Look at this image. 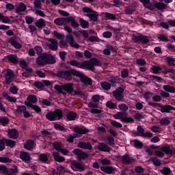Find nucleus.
Listing matches in <instances>:
<instances>
[{"label":"nucleus","instance_id":"nucleus-54","mask_svg":"<svg viewBox=\"0 0 175 175\" xmlns=\"http://www.w3.org/2000/svg\"><path fill=\"white\" fill-rule=\"evenodd\" d=\"M88 40V42H91V43L100 42V39L98 36H90Z\"/></svg>","mask_w":175,"mask_h":175},{"label":"nucleus","instance_id":"nucleus-35","mask_svg":"<svg viewBox=\"0 0 175 175\" xmlns=\"http://www.w3.org/2000/svg\"><path fill=\"white\" fill-rule=\"evenodd\" d=\"M79 22L80 26L83 29H87V28L90 27V23H88V21H85L84 18H80Z\"/></svg>","mask_w":175,"mask_h":175},{"label":"nucleus","instance_id":"nucleus-31","mask_svg":"<svg viewBox=\"0 0 175 175\" xmlns=\"http://www.w3.org/2000/svg\"><path fill=\"white\" fill-rule=\"evenodd\" d=\"M33 140L29 139L24 144V148H25V150H29V151H31V150L33 149Z\"/></svg>","mask_w":175,"mask_h":175},{"label":"nucleus","instance_id":"nucleus-44","mask_svg":"<svg viewBox=\"0 0 175 175\" xmlns=\"http://www.w3.org/2000/svg\"><path fill=\"white\" fill-rule=\"evenodd\" d=\"M150 162L154 165V166L159 167L161 165H162V163H161V160L158 159V157H153L150 159Z\"/></svg>","mask_w":175,"mask_h":175},{"label":"nucleus","instance_id":"nucleus-11","mask_svg":"<svg viewBox=\"0 0 175 175\" xmlns=\"http://www.w3.org/2000/svg\"><path fill=\"white\" fill-rule=\"evenodd\" d=\"M27 10V5L25 3H21L18 6L15 8V13L18 14L19 16H23V12H25Z\"/></svg>","mask_w":175,"mask_h":175},{"label":"nucleus","instance_id":"nucleus-17","mask_svg":"<svg viewBox=\"0 0 175 175\" xmlns=\"http://www.w3.org/2000/svg\"><path fill=\"white\" fill-rule=\"evenodd\" d=\"M74 131L75 133H77V135H86V133H88V132H90V129L85 127L81 128L79 126L74 127Z\"/></svg>","mask_w":175,"mask_h":175},{"label":"nucleus","instance_id":"nucleus-41","mask_svg":"<svg viewBox=\"0 0 175 175\" xmlns=\"http://www.w3.org/2000/svg\"><path fill=\"white\" fill-rule=\"evenodd\" d=\"M54 128L56 129V131H61V132H66V127H65V125L56 123L54 124Z\"/></svg>","mask_w":175,"mask_h":175},{"label":"nucleus","instance_id":"nucleus-57","mask_svg":"<svg viewBox=\"0 0 175 175\" xmlns=\"http://www.w3.org/2000/svg\"><path fill=\"white\" fill-rule=\"evenodd\" d=\"M33 85L34 87H36V88L39 89H43L44 88V84L39 81H36L33 83Z\"/></svg>","mask_w":175,"mask_h":175},{"label":"nucleus","instance_id":"nucleus-25","mask_svg":"<svg viewBox=\"0 0 175 175\" xmlns=\"http://www.w3.org/2000/svg\"><path fill=\"white\" fill-rule=\"evenodd\" d=\"M17 56L16 55L10 54L7 55V59L11 64H14V65H17L18 64V59H17Z\"/></svg>","mask_w":175,"mask_h":175},{"label":"nucleus","instance_id":"nucleus-62","mask_svg":"<svg viewBox=\"0 0 175 175\" xmlns=\"http://www.w3.org/2000/svg\"><path fill=\"white\" fill-rule=\"evenodd\" d=\"M8 167L6 165H0V172H3L4 174L9 175V171H8Z\"/></svg>","mask_w":175,"mask_h":175},{"label":"nucleus","instance_id":"nucleus-50","mask_svg":"<svg viewBox=\"0 0 175 175\" xmlns=\"http://www.w3.org/2000/svg\"><path fill=\"white\" fill-rule=\"evenodd\" d=\"M106 107H108V109H117V103H113L110 100L107 101L106 103Z\"/></svg>","mask_w":175,"mask_h":175},{"label":"nucleus","instance_id":"nucleus-12","mask_svg":"<svg viewBox=\"0 0 175 175\" xmlns=\"http://www.w3.org/2000/svg\"><path fill=\"white\" fill-rule=\"evenodd\" d=\"M67 24H70L72 28L74 29H79L80 24L76 21V19L73 16H69L67 21Z\"/></svg>","mask_w":175,"mask_h":175},{"label":"nucleus","instance_id":"nucleus-9","mask_svg":"<svg viewBox=\"0 0 175 175\" xmlns=\"http://www.w3.org/2000/svg\"><path fill=\"white\" fill-rule=\"evenodd\" d=\"M70 65L71 66H76L77 68L84 69L85 68V66H88V60H85L82 63H80V62H78L75 59H72L70 62Z\"/></svg>","mask_w":175,"mask_h":175},{"label":"nucleus","instance_id":"nucleus-42","mask_svg":"<svg viewBox=\"0 0 175 175\" xmlns=\"http://www.w3.org/2000/svg\"><path fill=\"white\" fill-rule=\"evenodd\" d=\"M154 8H156V9H158L159 10H163L165 9H166V8H167V5H166V4H165L164 3H155L154 4Z\"/></svg>","mask_w":175,"mask_h":175},{"label":"nucleus","instance_id":"nucleus-60","mask_svg":"<svg viewBox=\"0 0 175 175\" xmlns=\"http://www.w3.org/2000/svg\"><path fill=\"white\" fill-rule=\"evenodd\" d=\"M18 63L22 69H27V68H28V64H27L26 61L24 59L18 61Z\"/></svg>","mask_w":175,"mask_h":175},{"label":"nucleus","instance_id":"nucleus-36","mask_svg":"<svg viewBox=\"0 0 175 175\" xmlns=\"http://www.w3.org/2000/svg\"><path fill=\"white\" fill-rule=\"evenodd\" d=\"M27 103H30V105H32V103H36L38 102V97H36L35 95H29L27 98Z\"/></svg>","mask_w":175,"mask_h":175},{"label":"nucleus","instance_id":"nucleus-2","mask_svg":"<svg viewBox=\"0 0 175 175\" xmlns=\"http://www.w3.org/2000/svg\"><path fill=\"white\" fill-rule=\"evenodd\" d=\"M72 76H79V71L77 70L71 69V70H62L60 71H58L56 73V76L57 77H60V79H64V80H66V81H72Z\"/></svg>","mask_w":175,"mask_h":175},{"label":"nucleus","instance_id":"nucleus-49","mask_svg":"<svg viewBox=\"0 0 175 175\" xmlns=\"http://www.w3.org/2000/svg\"><path fill=\"white\" fill-rule=\"evenodd\" d=\"M66 39L68 42L70 46H72L75 43V37L72 34L66 36Z\"/></svg>","mask_w":175,"mask_h":175},{"label":"nucleus","instance_id":"nucleus-59","mask_svg":"<svg viewBox=\"0 0 175 175\" xmlns=\"http://www.w3.org/2000/svg\"><path fill=\"white\" fill-rule=\"evenodd\" d=\"M105 18L108 20H112L113 21H114V20H116L117 18L115 14L109 12L105 13Z\"/></svg>","mask_w":175,"mask_h":175},{"label":"nucleus","instance_id":"nucleus-3","mask_svg":"<svg viewBox=\"0 0 175 175\" xmlns=\"http://www.w3.org/2000/svg\"><path fill=\"white\" fill-rule=\"evenodd\" d=\"M45 117L49 121H59L64 117V111L61 109H56L54 111L48 112Z\"/></svg>","mask_w":175,"mask_h":175},{"label":"nucleus","instance_id":"nucleus-10","mask_svg":"<svg viewBox=\"0 0 175 175\" xmlns=\"http://www.w3.org/2000/svg\"><path fill=\"white\" fill-rule=\"evenodd\" d=\"M79 76H77V77L81 78V81L83 83V84L85 85H92V79H91V78L85 76L80 71H79Z\"/></svg>","mask_w":175,"mask_h":175},{"label":"nucleus","instance_id":"nucleus-22","mask_svg":"<svg viewBox=\"0 0 175 175\" xmlns=\"http://www.w3.org/2000/svg\"><path fill=\"white\" fill-rule=\"evenodd\" d=\"M20 159H21L23 162H29L31 161V156L27 152H21L19 155Z\"/></svg>","mask_w":175,"mask_h":175},{"label":"nucleus","instance_id":"nucleus-14","mask_svg":"<svg viewBox=\"0 0 175 175\" xmlns=\"http://www.w3.org/2000/svg\"><path fill=\"white\" fill-rule=\"evenodd\" d=\"M72 165L75 167V169L80 170V172H84V170H85V164L81 162L74 161L72 163Z\"/></svg>","mask_w":175,"mask_h":175},{"label":"nucleus","instance_id":"nucleus-52","mask_svg":"<svg viewBox=\"0 0 175 175\" xmlns=\"http://www.w3.org/2000/svg\"><path fill=\"white\" fill-rule=\"evenodd\" d=\"M159 124L167 126V125L170 124V120H169V118H163L160 120Z\"/></svg>","mask_w":175,"mask_h":175},{"label":"nucleus","instance_id":"nucleus-38","mask_svg":"<svg viewBox=\"0 0 175 175\" xmlns=\"http://www.w3.org/2000/svg\"><path fill=\"white\" fill-rule=\"evenodd\" d=\"M163 90L166 92H170V94H174L175 92V88L169 85H164L163 86Z\"/></svg>","mask_w":175,"mask_h":175},{"label":"nucleus","instance_id":"nucleus-20","mask_svg":"<svg viewBox=\"0 0 175 175\" xmlns=\"http://www.w3.org/2000/svg\"><path fill=\"white\" fill-rule=\"evenodd\" d=\"M8 135L9 136L10 139H15L18 137V132L16 129H9Z\"/></svg>","mask_w":175,"mask_h":175},{"label":"nucleus","instance_id":"nucleus-63","mask_svg":"<svg viewBox=\"0 0 175 175\" xmlns=\"http://www.w3.org/2000/svg\"><path fill=\"white\" fill-rule=\"evenodd\" d=\"M136 62L137 65H139L140 66H144L147 62H146V60L142 58H139L136 59Z\"/></svg>","mask_w":175,"mask_h":175},{"label":"nucleus","instance_id":"nucleus-64","mask_svg":"<svg viewBox=\"0 0 175 175\" xmlns=\"http://www.w3.org/2000/svg\"><path fill=\"white\" fill-rule=\"evenodd\" d=\"M137 131L139 136H142H142L144 135V132H145L144 128H143V126H137Z\"/></svg>","mask_w":175,"mask_h":175},{"label":"nucleus","instance_id":"nucleus-4","mask_svg":"<svg viewBox=\"0 0 175 175\" xmlns=\"http://www.w3.org/2000/svg\"><path fill=\"white\" fill-rule=\"evenodd\" d=\"M148 106H152L154 109H157V107H160V111H161V113H169L170 110H175V108L173 106L169 105H161V104L158 103L151 102H148Z\"/></svg>","mask_w":175,"mask_h":175},{"label":"nucleus","instance_id":"nucleus-7","mask_svg":"<svg viewBox=\"0 0 175 175\" xmlns=\"http://www.w3.org/2000/svg\"><path fill=\"white\" fill-rule=\"evenodd\" d=\"M73 154L75 155H78V160L79 161H85L87 158H88L89 155L88 153L83 151L79 148H75L72 150Z\"/></svg>","mask_w":175,"mask_h":175},{"label":"nucleus","instance_id":"nucleus-56","mask_svg":"<svg viewBox=\"0 0 175 175\" xmlns=\"http://www.w3.org/2000/svg\"><path fill=\"white\" fill-rule=\"evenodd\" d=\"M150 70H152V73H154L155 75H158V73H159V71L162 70V68L158 66H152Z\"/></svg>","mask_w":175,"mask_h":175},{"label":"nucleus","instance_id":"nucleus-46","mask_svg":"<svg viewBox=\"0 0 175 175\" xmlns=\"http://www.w3.org/2000/svg\"><path fill=\"white\" fill-rule=\"evenodd\" d=\"M107 142L108 143V145L111 147H116V141L114 140V137H113L112 136H107Z\"/></svg>","mask_w":175,"mask_h":175},{"label":"nucleus","instance_id":"nucleus-15","mask_svg":"<svg viewBox=\"0 0 175 175\" xmlns=\"http://www.w3.org/2000/svg\"><path fill=\"white\" fill-rule=\"evenodd\" d=\"M68 17L57 18L54 20V24L59 25V27H61V25H66V24H68Z\"/></svg>","mask_w":175,"mask_h":175},{"label":"nucleus","instance_id":"nucleus-28","mask_svg":"<svg viewBox=\"0 0 175 175\" xmlns=\"http://www.w3.org/2000/svg\"><path fill=\"white\" fill-rule=\"evenodd\" d=\"M52 155L56 162H59V163H61L62 162H65V157L59 156V154L58 152H53Z\"/></svg>","mask_w":175,"mask_h":175},{"label":"nucleus","instance_id":"nucleus-39","mask_svg":"<svg viewBox=\"0 0 175 175\" xmlns=\"http://www.w3.org/2000/svg\"><path fill=\"white\" fill-rule=\"evenodd\" d=\"M166 63L168 66H175V58L172 56H168L165 58Z\"/></svg>","mask_w":175,"mask_h":175},{"label":"nucleus","instance_id":"nucleus-33","mask_svg":"<svg viewBox=\"0 0 175 175\" xmlns=\"http://www.w3.org/2000/svg\"><path fill=\"white\" fill-rule=\"evenodd\" d=\"M35 25L39 29H43V28H44V27H46V23L44 21V19L40 18L37 22L35 23Z\"/></svg>","mask_w":175,"mask_h":175},{"label":"nucleus","instance_id":"nucleus-48","mask_svg":"<svg viewBox=\"0 0 175 175\" xmlns=\"http://www.w3.org/2000/svg\"><path fill=\"white\" fill-rule=\"evenodd\" d=\"M55 91L58 94H61L62 95H66V93L64 92V85H55L54 87Z\"/></svg>","mask_w":175,"mask_h":175},{"label":"nucleus","instance_id":"nucleus-24","mask_svg":"<svg viewBox=\"0 0 175 175\" xmlns=\"http://www.w3.org/2000/svg\"><path fill=\"white\" fill-rule=\"evenodd\" d=\"M4 143L7 147H10V148H14L16 147L17 142L12 139H8L3 138Z\"/></svg>","mask_w":175,"mask_h":175},{"label":"nucleus","instance_id":"nucleus-45","mask_svg":"<svg viewBox=\"0 0 175 175\" xmlns=\"http://www.w3.org/2000/svg\"><path fill=\"white\" fill-rule=\"evenodd\" d=\"M17 173H18V168L17 166L14 165L13 167L8 168L9 175H17Z\"/></svg>","mask_w":175,"mask_h":175},{"label":"nucleus","instance_id":"nucleus-8","mask_svg":"<svg viewBox=\"0 0 175 175\" xmlns=\"http://www.w3.org/2000/svg\"><path fill=\"white\" fill-rule=\"evenodd\" d=\"M134 40L135 41V43H142V44H148V43H150L148 36L143 34L135 36Z\"/></svg>","mask_w":175,"mask_h":175},{"label":"nucleus","instance_id":"nucleus-26","mask_svg":"<svg viewBox=\"0 0 175 175\" xmlns=\"http://www.w3.org/2000/svg\"><path fill=\"white\" fill-rule=\"evenodd\" d=\"M25 106H27V107H31V109L34 110V111H36V113H40V111H42L40 107L27 103V100L25 101Z\"/></svg>","mask_w":175,"mask_h":175},{"label":"nucleus","instance_id":"nucleus-6","mask_svg":"<svg viewBox=\"0 0 175 175\" xmlns=\"http://www.w3.org/2000/svg\"><path fill=\"white\" fill-rule=\"evenodd\" d=\"M121 161L122 165H124V166H128V165L135 163V162H136V159L133 158L129 153H126L124 155L121 157Z\"/></svg>","mask_w":175,"mask_h":175},{"label":"nucleus","instance_id":"nucleus-21","mask_svg":"<svg viewBox=\"0 0 175 175\" xmlns=\"http://www.w3.org/2000/svg\"><path fill=\"white\" fill-rule=\"evenodd\" d=\"M112 95L117 102H122L124 100V94H122L118 91L113 90Z\"/></svg>","mask_w":175,"mask_h":175},{"label":"nucleus","instance_id":"nucleus-32","mask_svg":"<svg viewBox=\"0 0 175 175\" xmlns=\"http://www.w3.org/2000/svg\"><path fill=\"white\" fill-rule=\"evenodd\" d=\"M9 42L15 49H21V47H23V45H21V44L18 43L17 41H16V40L13 37H11V38L9 40Z\"/></svg>","mask_w":175,"mask_h":175},{"label":"nucleus","instance_id":"nucleus-43","mask_svg":"<svg viewBox=\"0 0 175 175\" xmlns=\"http://www.w3.org/2000/svg\"><path fill=\"white\" fill-rule=\"evenodd\" d=\"M163 152H165V154H170V155H172V149L169 146H164L160 148Z\"/></svg>","mask_w":175,"mask_h":175},{"label":"nucleus","instance_id":"nucleus-40","mask_svg":"<svg viewBox=\"0 0 175 175\" xmlns=\"http://www.w3.org/2000/svg\"><path fill=\"white\" fill-rule=\"evenodd\" d=\"M133 143L134 144L135 148L139 149V150H141V148H143L144 144H143V142H142V141L139 139H134L133 141Z\"/></svg>","mask_w":175,"mask_h":175},{"label":"nucleus","instance_id":"nucleus-29","mask_svg":"<svg viewBox=\"0 0 175 175\" xmlns=\"http://www.w3.org/2000/svg\"><path fill=\"white\" fill-rule=\"evenodd\" d=\"M38 161L42 163H49V156L45 153H41L39 154Z\"/></svg>","mask_w":175,"mask_h":175},{"label":"nucleus","instance_id":"nucleus-27","mask_svg":"<svg viewBox=\"0 0 175 175\" xmlns=\"http://www.w3.org/2000/svg\"><path fill=\"white\" fill-rule=\"evenodd\" d=\"M66 118L68 121H75L77 118V113L73 111H68Z\"/></svg>","mask_w":175,"mask_h":175},{"label":"nucleus","instance_id":"nucleus-55","mask_svg":"<svg viewBox=\"0 0 175 175\" xmlns=\"http://www.w3.org/2000/svg\"><path fill=\"white\" fill-rule=\"evenodd\" d=\"M53 147L56 150V151L59 152L62 148V144L59 142H55L53 143Z\"/></svg>","mask_w":175,"mask_h":175},{"label":"nucleus","instance_id":"nucleus-37","mask_svg":"<svg viewBox=\"0 0 175 175\" xmlns=\"http://www.w3.org/2000/svg\"><path fill=\"white\" fill-rule=\"evenodd\" d=\"M101 88L105 91H110L111 89V84L107 81H103L100 83Z\"/></svg>","mask_w":175,"mask_h":175},{"label":"nucleus","instance_id":"nucleus-5","mask_svg":"<svg viewBox=\"0 0 175 175\" xmlns=\"http://www.w3.org/2000/svg\"><path fill=\"white\" fill-rule=\"evenodd\" d=\"M95 66H100V63L96 57H92L90 61L88 60V66H85V68L94 72L95 70Z\"/></svg>","mask_w":175,"mask_h":175},{"label":"nucleus","instance_id":"nucleus-34","mask_svg":"<svg viewBox=\"0 0 175 175\" xmlns=\"http://www.w3.org/2000/svg\"><path fill=\"white\" fill-rule=\"evenodd\" d=\"M113 117L115 120H122V118H124V117H128V113L120 111L118 112L116 114L113 115Z\"/></svg>","mask_w":175,"mask_h":175},{"label":"nucleus","instance_id":"nucleus-1","mask_svg":"<svg viewBox=\"0 0 175 175\" xmlns=\"http://www.w3.org/2000/svg\"><path fill=\"white\" fill-rule=\"evenodd\" d=\"M34 50L36 51L37 55L38 57L36 58V64L39 66H44L45 65H53L55 64V57L51 54H47L43 53V49L40 46H36Z\"/></svg>","mask_w":175,"mask_h":175},{"label":"nucleus","instance_id":"nucleus-18","mask_svg":"<svg viewBox=\"0 0 175 175\" xmlns=\"http://www.w3.org/2000/svg\"><path fill=\"white\" fill-rule=\"evenodd\" d=\"M98 149L99 151H103V152H110V151H111V148L103 142L99 144Z\"/></svg>","mask_w":175,"mask_h":175},{"label":"nucleus","instance_id":"nucleus-30","mask_svg":"<svg viewBox=\"0 0 175 175\" xmlns=\"http://www.w3.org/2000/svg\"><path fill=\"white\" fill-rule=\"evenodd\" d=\"M63 90L68 94H72V92H73V83H66L63 85Z\"/></svg>","mask_w":175,"mask_h":175},{"label":"nucleus","instance_id":"nucleus-23","mask_svg":"<svg viewBox=\"0 0 175 175\" xmlns=\"http://www.w3.org/2000/svg\"><path fill=\"white\" fill-rule=\"evenodd\" d=\"M100 171L105 173V174H113L114 172V167L111 166H101Z\"/></svg>","mask_w":175,"mask_h":175},{"label":"nucleus","instance_id":"nucleus-13","mask_svg":"<svg viewBox=\"0 0 175 175\" xmlns=\"http://www.w3.org/2000/svg\"><path fill=\"white\" fill-rule=\"evenodd\" d=\"M14 77V72L10 69H7V72L5 75V79L7 84H10V81Z\"/></svg>","mask_w":175,"mask_h":175},{"label":"nucleus","instance_id":"nucleus-58","mask_svg":"<svg viewBox=\"0 0 175 175\" xmlns=\"http://www.w3.org/2000/svg\"><path fill=\"white\" fill-rule=\"evenodd\" d=\"M0 124H1L3 126H6V125L9 124V118L6 117L0 118Z\"/></svg>","mask_w":175,"mask_h":175},{"label":"nucleus","instance_id":"nucleus-51","mask_svg":"<svg viewBox=\"0 0 175 175\" xmlns=\"http://www.w3.org/2000/svg\"><path fill=\"white\" fill-rule=\"evenodd\" d=\"M160 173L163 175H170L172 170L169 167H163V169L160 170Z\"/></svg>","mask_w":175,"mask_h":175},{"label":"nucleus","instance_id":"nucleus-19","mask_svg":"<svg viewBox=\"0 0 175 175\" xmlns=\"http://www.w3.org/2000/svg\"><path fill=\"white\" fill-rule=\"evenodd\" d=\"M86 16L90 18V21L98 23V19L99 18V14H98L96 11H94L91 14H87Z\"/></svg>","mask_w":175,"mask_h":175},{"label":"nucleus","instance_id":"nucleus-53","mask_svg":"<svg viewBox=\"0 0 175 175\" xmlns=\"http://www.w3.org/2000/svg\"><path fill=\"white\" fill-rule=\"evenodd\" d=\"M1 163H12V159L6 157H0Z\"/></svg>","mask_w":175,"mask_h":175},{"label":"nucleus","instance_id":"nucleus-61","mask_svg":"<svg viewBox=\"0 0 175 175\" xmlns=\"http://www.w3.org/2000/svg\"><path fill=\"white\" fill-rule=\"evenodd\" d=\"M124 12H125L126 14H132L133 13V12H135V8H133L132 6L126 7L124 9Z\"/></svg>","mask_w":175,"mask_h":175},{"label":"nucleus","instance_id":"nucleus-47","mask_svg":"<svg viewBox=\"0 0 175 175\" xmlns=\"http://www.w3.org/2000/svg\"><path fill=\"white\" fill-rule=\"evenodd\" d=\"M27 111V107L25 105H18L16 109V114H21Z\"/></svg>","mask_w":175,"mask_h":175},{"label":"nucleus","instance_id":"nucleus-16","mask_svg":"<svg viewBox=\"0 0 175 175\" xmlns=\"http://www.w3.org/2000/svg\"><path fill=\"white\" fill-rule=\"evenodd\" d=\"M77 147L83 148L84 150H92V145H91L90 142H79L77 144Z\"/></svg>","mask_w":175,"mask_h":175}]
</instances>
